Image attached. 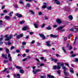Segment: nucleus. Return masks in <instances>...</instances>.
Here are the masks:
<instances>
[{"instance_id":"f257e3e1","label":"nucleus","mask_w":78,"mask_h":78,"mask_svg":"<svg viewBox=\"0 0 78 78\" xmlns=\"http://www.w3.org/2000/svg\"><path fill=\"white\" fill-rule=\"evenodd\" d=\"M61 64V62H58L57 63L58 66H53V69L54 70H56V69H61V65L59 64Z\"/></svg>"},{"instance_id":"f03ea898","label":"nucleus","mask_w":78,"mask_h":78,"mask_svg":"<svg viewBox=\"0 0 78 78\" xmlns=\"http://www.w3.org/2000/svg\"><path fill=\"white\" fill-rule=\"evenodd\" d=\"M12 37H13V36H12V35L11 34L10 35L9 37L5 38V41H9V40L10 39H11V38H12Z\"/></svg>"},{"instance_id":"7ed1b4c3","label":"nucleus","mask_w":78,"mask_h":78,"mask_svg":"<svg viewBox=\"0 0 78 78\" xmlns=\"http://www.w3.org/2000/svg\"><path fill=\"white\" fill-rule=\"evenodd\" d=\"M54 1V4H56V5H59L60 4V2H59V0H53Z\"/></svg>"},{"instance_id":"20e7f679","label":"nucleus","mask_w":78,"mask_h":78,"mask_svg":"<svg viewBox=\"0 0 78 78\" xmlns=\"http://www.w3.org/2000/svg\"><path fill=\"white\" fill-rule=\"evenodd\" d=\"M39 35L40 36V37L42 38L43 39H45V37L43 34H39Z\"/></svg>"},{"instance_id":"39448f33","label":"nucleus","mask_w":78,"mask_h":78,"mask_svg":"<svg viewBox=\"0 0 78 78\" xmlns=\"http://www.w3.org/2000/svg\"><path fill=\"white\" fill-rule=\"evenodd\" d=\"M16 16H18V18H20V17H22L23 16H22V14H20L19 13H16Z\"/></svg>"},{"instance_id":"423d86ee","label":"nucleus","mask_w":78,"mask_h":78,"mask_svg":"<svg viewBox=\"0 0 78 78\" xmlns=\"http://www.w3.org/2000/svg\"><path fill=\"white\" fill-rule=\"evenodd\" d=\"M8 58H9V61H12V58H11V54L9 53L8 54Z\"/></svg>"},{"instance_id":"0eeeda50","label":"nucleus","mask_w":78,"mask_h":78,"mask_svg":"<svg viewBox=\"0 0 78 78\" xmlns=\"http://www.w3.org/2000/svg\"><path fill=\"white\" fill-rule=\"evenodd\" d=\"M50 36L51 37H53L54 38H56L58 37V36L54 35L53 34H51L50 35Z\"/></svg>"},{"instance_id":"6e6552de","label":"nucleus","mask_w":78,"mask_h":78,"mask_svg":"<svg viewBox=\"0 0 78 78\" xmlns=\"http://www.w3.org/2000/svg\"><path fill=\"white\" fill-rule=\"evenodd\" d=\"M56 22L59 24L61 23H62V21H61V20L59 19H58L56 20Z\"/></svg>"},{"instance_id":"1a4fd4ad","label":"nucleus","mask_w":78,"mask_h":78,"mask_svg":"<svg viewBox=\"0 0 78 78\" xmlns=\"http://www.w3.org/2000/svg\"><path fill=\"white\" fill-rule=\"evenodd\" d=\"M23 34H21L19 35H17L16 37L18 38V39H19L20 37H23Z\"/></svg>"},{"instance_id":"9d476101","label":"nucleus","mask_w":78,"mask_h":78,"mask_svg":"<svg viewBox=\"0 0 78 78\" xmlns=\"http://www.w3.org/2000/svg\"><path fill=\"white\" fill-rule=\"evenodd\" d=\"M2 57L3 58H4V59H8V58H7V55L6 54L3 55V54Z\"/></svg>"},{"instance_id":"9b49d317","label":"nucleus","mask_w":78,"mask_h":78,"mask_svg":"<svg viewBox=\"0 0 78 78\" xmlns=\"http://www.w3.org/2000/svg\"><path fill=\"white\" fill-rule=\"evenodd\" d=\"M5 43L6 45H10L11 44V43L9 41H8L7 43L5 42Z\"/></svg>"},{"instance_id":"f8f14e48","label":"nucleus","mask_w":78,"mask_h":78,"mask_svg":"<svg viewBox=\"0 0 78 78\" xmlns=\"http://www.w3.org/2000/svg\"><path fill=\"white\" fill-rule=\"evenodd\" d=\"M50 44V41H48L46 42V45L48 47H51V44Z\"/></svg>"},{"instance_id":"ddd939ff","label":"nucleus","mask_w":78,"mask_h":78,"mask_svg":"<svg viewBox=\"0 0 78 78\" xmlns=\"http://www.w3.org/2000/svg\"><path fill=\"white\" fill-rule=\"evenodd\" d=\"M64 28L63 26H60L57 28L58 30H62V29Z\"/></svg>"},{"instance_id":"4468645a","label":"nucleus","mask_w":78,"mask_h":78,"mask_svg":"<svg viewBox=\"0 0 78 78\" xmlns=\"http://www.w3.org/2000/svg\"><path fill=\"white\" fill-rule=\"evenodd\" d=\"M68 18L70 20H72L73 19V17H72V16L70 15L68 16Z\"/></svg>"},{"instance_id":"2eb2a0df","label":"nucleus","mask_w":78,"mask_h":78,"mask_svg":"<svg viewBox=\"0 0 78 78\" xmlns=\"http://www.w3.org/2000/svg\"><path fill=\"white\" fill-rule=\"evenodd\" d=\"M16 69H22V67L19 66H16Z\"/></svg>"},{"instance_id":"dca6fc26","label":"nucleus","mask_w":78,"mask_h":78,"mask_svg":"<svg viewBox=\"0 0 78 78\" xmlns=\"http://www.w3.org/2000/svg\"><path fill=\"white\" fill-rule=\"evenodd\" d=\"M20 73H22V74H23V73H24V71L23 69H20Z\"/></svg>"},{"instance_id":"f3484780","label":"nucleus","mask_w":78,"mask_h":78,"mask_svg":"<svg viewBox=\"0 0 78 78\" xmlns=\"http://www.w3.org/2000/svg\"><path fill=\"white\" fill-rule=\"evenodd\" d=\"M33 72L34 73V74H36L37 72L36 71V69H34L33 70Z\"/></svg>"},{"instance_id":"a211bd4d","label":"nucleus","mask_w":78,"mask_h":78,"mask_svg":"<svg viewBox=\"0 0 78 78\" xmlns=\"http://www.w3.org/2000/svg\"><path fill=\"white\" fill-rule=\"evenodd\" d=\"M5 19L6 20H9V19H10V18L9 17V16H5Z\"/></svg>"},{"instance_id":"6ab92c4d","label":"nucleus","mask_w":78,"mask_h":78,"mask_svg":"<svg viewBox=\"0 0 78 78\" xmlns=\"http://www.w3.org/2000/svg\"><path fill=\"white\" fill-rule=\"evenodd\" d=\"M27 28L28 27H27L25 26L23 28V31L27 30Z\"/></svg>"},{"instance_id":"aec40b11","label":"nucleus","mask_w":78,"mask_h":78,"mask_svg":"<svg viewBox=\"0 0 78 78\" xmlns=\"http://www.w3.org/2000/svg\"><path fill=\"white\" fill-rule=\"evenodd\" d=\"M13 14V12L12 11L11 12H10L9 14V15L10 16V17H12V15Z\"/></svg>"},{"instance_id":"412c9836","label":"nucleus","mask_w":78,"mask_h":78,"mask_svg":"<svg viewBox=\"0 0 78 78\" xmlns=\"http://www.w3.org/2000/svg\"><path fill=\"white\" fill-rule=\"evenodd\" d=\"M5 50H6V53H8L9 52V49L6 48H5Z\"/></svg>"},{"instance_id":"4be33fe9","label":"nucleus","mask_w":78,"mask_h":78,"mask_svg":"<svg viewBox=\"0 0 78 78\" xmlns=\"http://www.w3.org/2000/svg\"><path fill=\"white\" fill-rule=\"evenodd\" d=\"M38 25L36 24H34V25L35 27V28H38V26L37 25Z\"/></svg>"},{"instance_id":"5701e85b","label":"nucleus","mask_w":78,"mask_h":78,"mask_svg":"<svg viewBox=\"0 0 78 78\" xmlns=\"http://www.w3.org/2000/svg\"><path fill=\"white\" fill-rule=\"evenodd\" d=\"M29 12H31L32 14H33V15H34L35 14L34 12L32 10H30Z\"/></svg>"},{"instance_id":"b1692460","label":"nucleus","mask_w":78,"mask_h":78,"mask_svg":"<svg viewBox=\"0 0 78 78\" xmlns=\"http://www.w3.org/2000/svg\"><path fill=\"white\" fill-rule=\"evenodd\" d=\"M63 69L64 70V72H66V71L67 69V68L65 67V66H64L62 67Z\"/></svg>"},{"instance_id":"393cba45","label":"nucleus","mask_w":78,"mask_h":78,"mask_svg":"<svg viewBox=\"0 0 78 78\" xmlns=\"http://www.w3.org/2000/svg\"><path fill=\"white\" fill-rule=\"evenodd\" d=\"M25 23V21H20V24H23V23Z\"/></svg>"},{"instance_id":"a878e982","label":"nucleus","mask_w":78,"mask_h":78,"mask_svg":"<svg viewBox=\"0 0 78 78\" xmlns=\"http://www.w3.org/2000/svg\"><path fill=\"white\" fill-rule=\"evenodd\" d=\"M73 61L74 62H78V59L76 58H75V60H73Z\"/></svg>"},{"instance_id":"bb28decb","label":"nucleus","mask_w":78,"mask_h":78,"mask_svg":"<svg viewBox=\"0 0 78 78\" xmlns=\"http://www.w3.org/2000/svg\"><path fill=\"white\" fill-rule=\"evenodd\" d=\"M47 9L48 10H51V7L50 6L47 7Z\"/></svg>"},{"instance_id":"cd10ccee","label":"nucleus","mask_w":78,"mask_h":78,"mask_svg":"<svg viewBox=\"0 0 78 78\" xmlns=\"http://www.w3.org/2000/svg\"><path fill=\"white\" fill-rule=\"evenodd\" d=\"M28 59V58H24L23 60H22V61L24 62V61H26V60H27Z\"/></svg>"},{"instance_id":"c85d7f7f","label":"nucleus","mask_w":78,"mask_h":78,"mask_svg":"<svg viewBox=\"0 0 78 78\" xmlns=\"http://www.w3.org/2000/svg\"><path fill=\"white\" fill-rule=\"evenodd\" d=\"M47 30H51V27H47L46 28Z\"/></svg>"},{"instance_id":"c756f323","label":"nucleus","mask_w":78,"mask_h":78,"mask_svg":"<svg viewBox=\"0 0 78 78\" xmlns=\"http://www.w3.org/2000/svg\"><path fill=\"white\" fill-rule=\"evenodd\" d=\"M36 71H37V72H40L41 71V70L40 69H36Z\"/></svg>"},{"instance_id":"7c9ffc66","label":"nucleus","mask_w":78,"mask_h":78,"mask_svg":"<svg viewBox=\"0 0 78 78\" xmlns=\"http://www.w3.org/2000/svg\"><path fill=\"white\" fill-rule=\"evenodd\" d=\"M45 66V65L44 63H41L40 64V66L41 67H42V66Z\"/></svg>"},{"instance_id":"2f4dec72","label":"nucleus","mask_w":78,"mask_h":78,"mask_svg":"<svg viewBox=\"0 0 78 78\" xmlns=\"http://www.w3.org/2000/svg\"><path fill=\"white\" fill-rule=\"evenodd\" d=\"M26 6H27V7H30V4L28 3L27 4Z\"/></svg>"},{"instance_id":"473e14b6","label":"nucleus","mask_w":78,"mask_h":78,"mask_svg":"<svg viewBox=\"0 0 78 78\" xmlns=\"http://www.w3.org/2000/svg\"><path fill=\"white\" fill-rule=\"evenodd\" d=\"M38 15H39L40 16H42V13L41 12H40L38 13Z\"/></svg>"},{"instance_id":"72a5a7b5","label":"nucleus","mask_w":78,"mask_h":78,"mask_svg":"<svg viewBox=\"0 0 78 78\" xmlns=\"http://www.w3.org/2000/svg\"><path fill=\"white\" fill-rule=\"evenodd\" d=\"M4 63H5V64H6V63H7V62H8V60H5L4 61Z\"/></svg>"},{"instance_id":"f704fd0d","label":"nucleus","mask_w":78,"mask_h":78,"mask_svg":"<svg viewBox=\"0 0 78 78\" xmlns=\"http://www.w3.org/2000/svg\"><path fill=\"white\" fill-rule=\"evenodd\" d=\"M58 27V25L57 24H55L53 25V27L54 28H56Z\"/></svg>"},{"instance_id":"c9c22d12","label":"nucleus","mask_w":78,"mask_h":78,"mask_svg":"<svg viewBox=\"0 0 78 78\" xmlns=\"http://www.w3.org/2000/svg\"><path fill=\"white\" fill-rule=\"evenodd\" d=\"M62 50H63L64 52H65V53H66V50H65V49H64V47H63L62 48Z\"/></svg>"},{"instance_id":"e433bc0d","label":"nucleus","mask_w":78,"mask_h":78,"mask_svg":"<svg viewBox=\"0 0 78 78\" xmlns=\"http://www.w3.org/2000/svg\"><path fill=\"white\" fill-rule=\"evenodd\" d=\"M15 8H19V6H18V5H15Z\"/></svg>"},{"instance_id":"4c0bfd02","label":"nucleus","mask_w":78,"mask_h":78,"mask_svg":"<svg viewBox=\"0 0 78 78\" xmlns=\"http://www.w3.org/2000/svg\"><path fill=\"white\" fill-rule=\"evenodd\" d=\"M26 43H26V42H23L22 43L23 45H26Z\"/></svg>"},{"instance_id":"58836bf2","label":"nucleus","mask_w":78,"mask_h":78,"mask_svg":"<svg viewBox=\"0 0 78 78\" xmlns=\"http://www.w3.org/2000/svg\"><path fill=\"white\" fill-rule=\"evenodd\" d=\"M12 75L14 77V78H16V74H13Z\"/></svg>"},{"instance_id":"ea45409f","label":"nucleus","mask_w":78,"mask_h":78,"mask_svg":"<svg viewBox=\"0 0 78 78\" xmlns=\"http://www.w3.org/2000/svg\"><path fill=\"white\" fill-rule=\"evenodd\" d=\"M8 70V68H5V70L2 71V72H6V71Z\"/></svg>"},{"instance_id":"a19ab883","label":"nucleus","mask_w":78,"mask_h":78,"mask_svg":"<svg viewBox=\"0 0 78 78\" xmlns=\"http://www.w3.org/2000/svg\"><path fill=\"white\" fill-rule=\"evenodd\" d=\"M42 8H47V6L46 5H44L42 7Z\"/></svg>"},{"instance_id":"79ce46f5","label":"nucleus","mask_w":78,"mask_h":78,"mask_svg":"<svg viewBox=\"0 0 78 78\" xmlns=\"http://www.w3.org/2000/svg\"><path fill=\"white\" fill-rule=\"evenodd\" d=\"M19 3H20V4H21V5H23V2L22 1H20L19 2Z\"/></svg>"},{"instance_id":"37998d69","label":"nucleus","mask_w":78,"mask_h":78,"mask_svg":"<svg viewBox=\"0 0 78 78\" xmlns=\"http://www.w3.org/2000/svg\"><path fill=\"white\" fill-rule=\"evenodd\" d=\"M35 24L38 25H39V21H36L35 22Z\"/></svg>"},{"instance_id":"c03bdc74","label":"nucleus","mask_w":78,"mask_h":78,"mask_svg":"<svg viewBox=\"0 0 78 78\" xmlns=\"http://www.w3.org/2000/svg\"><path fill=\"white\" fill-rule=\"evenodd\" d=\"M70 71L72 73H74V71L72 70H70Z\"/></svg>"},{"instance_id":"a18cd8bd","label":"nucleus","mask_w":78,"mask_h":78,"mask_svg":"<svg viewBox=\"0 0 78 78\" xmlns=\"http://www.w3.org/2000/svg\"><path fill=\"white\" fill-rule=\"evenodd\" d=\"M45 24L43 23L41 26L42 28H44V27H45Z\"/></svg>"},{"instance_id":"49530a36","label":"nucleus","mask_w":78,"mask_h":78,"mask_svg":"<svg viewBox=\"0 0 78 78\" xmlns=\"http://www.w3.org/2000/svg\"><path fill=\"white\" fill-rule=\"evenodd\" d=\"M75 56H76V55L73 54L72 55V57H75Z\"/></svg>"},{"instance_id":"de8ad7c7","label":"nucleus","mask_w":78,"mask_h":78,"mask_svg":"<svg viewBox=\"0 0 78 78\" xmlns=\"http://www.w3.org/2000/svg\"><path fill=\"white\" fill-rule=\"evenodd\" d=\"M26 53H28V52H29V50L28 49H26Z\"/></svg>"},{"instance_id":"09e8293b","label":"nucleus","mask_w":78,"mask_h":78,"mask_svg":"<svg viewBox=\"0 0 78 78\" xmlns=\"http://www.w3.org/2000/svg\"><path fill=\"white\" fill-rule=\"evenodd\" d=\"M35 42V41L33 40L32 41L31 43L33 44H34V43Z\"/></svg>"},{"instance_id":"8fccbe9b","label":"nucleus","mask_w":78,"mask_h":78,"mask_svg":"<svg viewBox=\"0 0 78 78\" xmlns=\"http://www.w3.org/2000/svg\"><path fill=\"white\" fill-rule=\"evenodd\" d=\"M3 12L5 13H7V12H8V11H7V10H5L3 11Z\"/></svg>"},{"instance_id":"3c124183","label":"nucleus","mask_w":78,"mask_h":78,"mask_svg":"<svg viewBox=\"0 0 78 78\" xmlns=\"http://www.w3.org/2000/svg\"><path fill=\"white\" fill-rule=\"evenodd\" d=\"M65 65H66V66H68V67L69 66V64L67 63H65Z\"/></svg>"},{"instance_id":"603ef678","label":"nucleus","mask_w":78,"mask_h":78,"mask_svg":"<svg viewBox=\"0 0 78 78\" xmlns=\"http://www.w3.org/2000/svg\"><path fill=\"white\" fill-rule=\"evenodd\" d=\"M26 56V54H23V55H22V56L24 58V57H25V56Z\"/></svg>"},{"instance_id":"864d4df0","label":"nucleus","mask_w":78,"mask_h":78,"mask_svg":"<svg viewBox=\"0 0 78 78\" xmlns=\"http://www.w3.org/2000/svg\"><path fill=\"white\" fill-rule=\"evenodd\" d=\"M57 73H58V74H60L61 73V71L60 70H58L57 71Z\"/></svg>"},{"instance_id":"5fc2aeb1","label":"nucleus","mask_w":78,"mask_h":78,"mask_svg":"<svg viewBox=\"0 0 78 78\" xmlns=\"http://www.w3.org/2000/svg\"><path fill=\"white\" fill-rule=\"evenodd\" d=\"M64 73L65 75H66V76H68V75H67V73H66L65 71L64 72Z\"/></svg>"},{"instance_id":"6e6d98bb","label":"nucleus","mask_w":78,"mask_h":78,"mask_svg":"<svg viewBox=\"0 0 78 78\" xmlns=\"http://www.w3.org/2000/svg\"><path fill=\"white\" fill-rule=\"evenodd\" d=\"M62 67H64V63H62L61 64Z\"/></svg>"},{"instance_id":"4d7b16f0","label":"nucleus","mask_w":78,"mask_h":78,"mask_svg":"<svg viewBox=\"0 0 78 78\" xmlns=\"http://www.w3.org/2000/svg\"><path fill=\"white\" fill-rule=\"evenodd\" d=\"M72 47L71 46H70V47H69V50H72Z\"/></svg>"},{"instance_id":"13d9d810","label":"nucleus","mask_w":78,"mask_h":78,"mask_svg":"<svg viewBox=\"0 0 78 78\" xmlns=\"http://www.w3.org/2000/svg\"><path fill=\"white\" fill-rule=\"evenodd\" d=\"M54 62H56L57 61H58V60L57 59H54Z\"/></svg>"},{"instance_id":"bf43d9fd","label":"nucleus","mask_w":78,"mask_h":78,"mask_svg":"<svg viewBox=\"0 0 78 78\" xmlns=\"http://www.w3.org/2000/svg\"><path fill=\"white\" fill-rule=\"evenodd\" d=\"M3 38H0V42H1V41H3Z\"/></svg>"},{"instance_id":"052dcab7","label":"nucleus","mask_w":78,"mask_h":78,"mask_svg":"<svg viewBox=\"0 0 78 78\" xmlns=\"http://www.w3.org/2000/svg\"><path fill=\"white\" fill-rule=\"evenodd\" d=\"M8 34H6V35L4 36V37H5V38L8 37Z\"/></svg>"},{"instance_id":"680f3d73","label":"nucleus","mask_w":78,"mask_h":78,"mask_svg":"<svg viewBox=\"0 0 78 78\" xmlns=\"http://www.w3.org/2000/svg\"><path fill=\"white\" fill-rule=\"evenodd\" d=\"M41 43H37V46H39L41 45Z\"/></svg>"},{"instance_id":"e2e57ef3","label":"nucleus","mask_w":78,"mask_h":78,"mask_svg":"<svg viewBox=\"0 0 78 78\" xmlns=\"http://www.w3.org/2000/svg\"><path fill=\"white\" fill-rule=\"evenodd\" d=\"M30 34V35H32L33 34V32H30L29 33Z\"/></svg>"},{"instance_id":"0e129e2a","label":"nucleus","mask_w":78,"mask_h":78,"mask_svg":"<svg viewBox=\"0 0 78 78\" xmlns=\"http://www.w3.org/2000/svg\"><path fill=\"white\" fill-rule=\"evenodd\" d=\"M3 42H2V41H1L0 42V45H2V44H3Z\"/></svg>"},{"instance_id":"69168bd1","label":"nucleus","mask_w":78,"mask_h":78,"mask_svg":"<svg viewBox=\"0 0 78 78\" xmlns=\"http://www.w3.org/2000/svg\"><path fill=\"white\" fill-rule=\"evenodd\" d=\"M41 60L44 59V57H42L41 58Z\"/></svg>"},{"instance_id":"338daca9","label":"nucleus","mask_w":78,"mask_h":78,"mask_svg":"<svg viewBox=\"0 0 78 78\" xmlns=\"http://www.w3.org/2000/svg\"><path fill=\"white\" fill-rule=\"evenodd\" d=\"M24 47L25 46H24L22 45L21 46V48H22V49H23L24 48Z\"/></svg>"},{"instance_id":"774afa93","label":"nucleus","mask_w":78,"mask_h":78,"mask_svg":"<svg viewBox=\"0 0 78 78\" xmlns=\"http://www.w3.org/2000/svg\"><path fill=\"white\" fill-rule=\"evenodd\" d=\"M40 78H45V77L42 76H41Z\"/></svg>"}]
</instances>
